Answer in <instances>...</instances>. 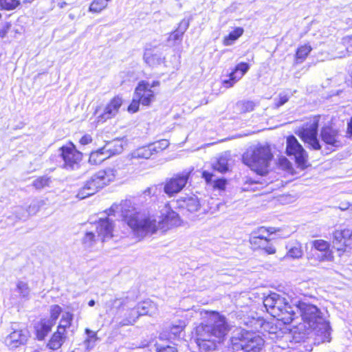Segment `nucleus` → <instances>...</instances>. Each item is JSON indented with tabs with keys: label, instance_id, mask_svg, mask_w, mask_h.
<instances>
[{
	"label": "nucleus",
	"instance_id": "nucleus-29",
	"mask_svg": "<svg viewBox=\"0 0 352 352\" xmlns=\"http://www.w3.org/2000/svg\"><path fill=\"white\" fill-rule=\"evenodd\" d=\"M312 50V47L309 43H305L299 45L295 52L294 63L298 65L303 63Z\"/></svg>",
	"mask_w": 352,
	"mask_h": 352
},
{
	"label": "nucleus",
	"instance_id": "nucleus-2",
	"mask_svg": "<svg viewBox=\"0 0 352 352\" xmlns=\"http://www.w3.org/2000/svg\"><path fill=\"white\" fill-rule=\"evenodd\" d=\"M203 321L191 331V338L200 352H213L225 342L230 331L226 316L217 311L204 310Z\"/></svg>",
	"mask_w": 352,
	"mask_h": 352
},
{
	"label": "nucleus",
	"instance_id": "nucleus-30",
	"mask_svg": "<svg viewBox=\"0 0 352 352\" xmlns=\"http://www.w3.org/2000/svg\"><path fill=\"white\" fill-rule=\"evenodd\" d=\"M244 33V30L241 27H236L225 36L222 39V43L224 46H230L234 43Z\"/></svg>",
	"mask_w": 352,
	"mask_h": 352
},
{
	"label": "nucleus",
	"instance_id": "nucleus-51",
	"mask_svg": "<svg viewBox=\"0 0 352 352\" xmlns=\"http://www.w3.org/2000/svg\"><path fill=\"white\" fill-rule=\"evenodd\" d=\"M10 28H11L10 23H8V22L4 24V25L2 27V28L0 29V38H4L7 35Z\"/></svg>",
	"mask_w": 352,
	"mask_h": 352
},
{
	"label": "nucleus",
	"instance_id": "nucleus-47",
	"mask_svg": "<svg viewBox=\"0 0 352 352\" xmlns=\"http://www.w3.org/2000/svg\"><path fill=\"white\" fill-rule=\"evenodd\" d=\"M290 98V96L286 94H279L278 96V98L276 102H275L274 105L276 108L280 107V106L285 104L286 102H288L289 99Z\"/></svg>",
	"mask_w": 352,
	"mask_h": 352
},
{
	"label": "nucleus",
	"instance_id": "nucleus-23",
	"mask_svg": "<svg viewBox=\"0 0 352 352\" xmlns=\"http://www.w3.org/2000/svg\"><path fill=\"white\" fill-rule=\"evenodd\" d=\"M249 69L250 65L247 63L241 62L236 64L229 74V78L222 81L223 86L227 89L232 87L245 74Z\"/></svg>",
	"mask_w": 352,
	"mask_h": 352
},
{
	"label": "nucleus",
	"instance_id": "nucleus-39",
	"mask_svg": "<svg viewBox=\"0 0 352 352\" xmlns=\"http://www.w3.org/2000/svg\"><path fill=\"white\" fill-rule=\"evenodd\" d=\"M108 0H93L89 6V11L99 13L107 6Z\"/></svg>",
	"mask_w": 352,
	"mask_h": 352
},
{
	"label": "nucleus",
	"instance_id": "nucleus-13",
	"mask_svg": "<svg viewBox=\"0 0 352 352\" xmlns=\"http://www.w3.org/2000/svg\"><path fill=\"white\" fill-rule=\"evenodd\" d=\"M285 153L294 157V162L298 168L303 170L309 166L307 151L293 135L287 137Z\"/></svg>",
	"mask_w": 352,
	"mask_h": 352
},
{
	"label": "nucleus",
	"instance_id": "nucleus-6",
	"mask_svg": "<svg viewBox=\"0 0 352 352\" xmlns=\"http://www.w3.org/2000/svg\"><path fill=\"white\" fill-rule=\"evenodd\" d=\"M282 230L280 228L272 226L258 227L250 234L248 242L250 248L254 251H261L267 254H274L276 249L271 243L270 236L280 232Z\"/></svg>",
	"mask_w": 352,
	"mask_h": 352
},
{
	"label": "nucleus",
	"instance_id": "nucleus-12",
	"mask_svg": "<svg viewBox=\"0 0 352 352\" xmlns=\"http://www.w3.org/2000/svg\"><path fill=\"white\" fill-rule=\"evenodd\" d=\"M58 151L59 156L63 162V166L65 169L74 170L80 166L84 155L73 142H67L59 147Z\"/></svg>",
	"mask_w": 352,
	"mask_h": 352
},
{
	"label": "nucleus",
	"instance_id": "nucleus-18",
	"mask_svg": "<svg viewBox=\"0 0 352 352\" xmlns=\"http://www.w3.org/2000/svg\"><path fill=\"white\" fill-rule=\"evenodd\" d=\"M311 245L312 250L320 253L315 258L316 261L319 263L333 261V251L329 241L324 239H315L311 242Z\"/></svg>",
	"mask_w": 352,
	"mask_h": 352
},
{
	"label": "nucleus",
	"instance_id": "nucleus-27",
	"mask_svg": "<svg viewBox=\"0 0 352 352\" xmlns=\"http://www.w3.org/2000/svg\"><path fill=\"white\" fill-rule=\"evenodd\" d=\"M214 177L213 173L204 170L201 173V177L204 179L207 184H211L212 183V188L214 190H225L228 181L226 179L221 177L215 179L212 182Z\"/></svg>",
	"mask_w": 352,
	"mask_h": 352
},
{
	"label": "nucleus",
	"instance_id": "nucleus-5",
	"mask_svg": "<svg viewBox=\"0 0 352 352\" xmlns=\"http://www.w3.org/2000/svg\"><path fill=\"white\" fill-rule=\"evenodd\" d=\"M263 305L273 317L285 324H291L298 318L294 306L275 292L270 293L263 298Z\"/></svg>",
	"mask_w": 352,
	"mask_h": 352
},
{
	"label": "nucleus",
	"instance_id": "nucleus-56",
	"mask_svg": "<svg viewBox=\"0 0 352 352\" xmlns=\"http://www.w3.org/2000/svg\"><path fill=\"white\" fill-rule=\"evenodd\" d=\"M95 305V300L91 299L88 302V305L90 307H93Z\"/></svg>",
	"mask_w": 352,
	"mask_h": 352
},
{
	"label": "nucleus",
	"instance_id": "nucleus-19",
	"mask_svg": "<svg viewBox=\"0 0 352 352\" xmlns=\"http://www.w3.org/2000/svg\"><path fill=\"white\" fill-rule=\"evenodd\" d=\"M118 153V151L114 148L113 142H107L102 147L92 151L89 153L88 162L91 165L97 166Z\"/></svg>",
	"mask_w": 352,
	"mask_h": 352
},
{
	"label": "nucleus",
	"instance_id": "nucleus-7",
	"mask_svg": "<svg viewBox=\"0 0 352 352\" xmlns=\"http://www.w3.org/2000/svg\"><path fill=\"white\" fill-rule=\"evenodd\" d=\"M325 116L317 114L306 118L307 121L296 131V134L300 140L308 145L310 149L319 151L322 148L318 135V128L321 119H324Z\"/></svg>",
	"mask_w": 352,
	"mask_h": 352
},
{
	"label": "nucleus",
	"instance_id": "nucleus-42",
	"mask_svg": "<svg viewBox=\"0 0 352 352\" xmlns=\"http://www.w3.org/2000/svg\"><path fill=\"white\" fill-rule=\"evenodd\" d=\"M50 177H49L46 175H43V176H40V177H38L37 178H36L32 183V186L36 189L39 190V189H42L45 187L48 186L50 184Z\"/></svg>",
	"mask_w": 352,
	"mask_h": 352
},
{
	"label": "nucleus",
	"instance_id": "nucleus-8",
	"mask_svg": "<svg viewBox=\"0 0 352 352\" xmlns=\"http://www.w3.org/2000/svg\"><path fill=\"white\" fill-rule=\"evenodd\" d=\"M116 170L111 168L100 169L93 174L82 187V197L92 195L116 180Z\"/></svg>",
	"mask_w": 352,
	"mask_h": 352
},
{
	"label": "nucleus",
	"instance_id": "nucleus-17",
	"mask_svg": "<svg viewBox=\"0 0 352 352\" xmlns=\"http://www.w3.org/2000/svg\"><path fill=\"white\" fill-rule=\"evenodd\" d=\"M332 243L338 255H343L352 247V230L349 228L334 230L332 233Z\"/></svg>",
	"mask_w": 352,
	"mask_h": 352
},
{
	"label": "nucleus",
	"instance_id": "nucleus-57",
	"mask_svg": "<svg viewBox=\"0 0 352 352\" xmlns=\"http://www.w3.org/2000/svg\"><path fill=\"white\" fill-rule=\"evenodd\" d=\"M350 118L352 120V116Z\"/></svg>",
	"mask_w": 352,
	"mask_h": 352
},
{
	"label": "nucleus",
	"instance_id": "nucleus-49",
	"mask_svg": "<svg viewBox=\"0 0 352 352\" xmlns=\"http://www.w3.org/2000/svg\"><path fill=\"white\" fill-rule=\"evenodd\" d=\"M93 139L91 135L89 134H85L82 135L80 139L79 140V143L81 145H87L90 144L92 142Z\"/></svg>",
	"mask_w": 352,
	"mask_h": 352
},
{
	"label": "nucleus",
	"instance_id": "nucleus-16",
	"mask_svg": "<svg viewBox=\"0 0 352 352\" xmlns=\"http://www.w3.org/2000/svg\"><path fill=\"white\" fill-rule=\"evenodd\" d=\"M190 176V172L187 170L173 175L165 181L164 192L168 197H173L180 192L187 184Z\"/></svg>",
	"mask_w": 352,
	"mask_h": 352
},
{
	"label": "nucleus",
	"instance_id": "nucleus-28",
	"mask_svg": "<svg viewBox=\"0 0 352 352\" xmlns=\"http://www.w3.org/2000/svg\"><path fill=\"white\" fill-rule=\"evenodd\" d=\"M144 62L150 67H157L164 63V57L152 49L145 50L143 56Z\"/></svg>",
	"mask_w": 352,
	"mask_h": 352
},
{
	"label": "nucleus",
	"instance_id": "nucleus-46",
	"mask_svg": "<svg viewBox=\"0 0 352 352\" xmlns=\"http://www.w3.org/2000/svg\"><path fill=\"white\" fill-rule=\"evenodd\" d=\"M156 352H178L176 347L172 346H162L157 343L155 344Z\"/></svg>",
	"mask_w": 352,
	"mask_h": 352
},
{
	"label": "nucleus",
	"instance_id": "nucleus-37",
	"mask_svg": "<svg viewBox=\"0 0 352 352\" xmlns=\"http://www.w3.org/2000/svg\"><path fill=\"white\" fill-rule=\"evenodd\" d=\"M150 147L151 148L152 153L153 156H155L162 151H164L166 148H167L169 146V142L166 139H162L151 143H149Z\"/></svg>",
	"mask_w": 352,
	"mask_h": 352
},
{
	"label": "nucleus",
	"instance_id": "nucleus-45",
	"mask_svg": "<svg viewBox=\"0 0 352 352\" xmlns=\"http://www.w3.org/2000/svg\"><path fill=\"white\" fill-rule=\"evenodd\" d=\"M260 182L258 181H255L252 179H248L245 180L243 184V190L245 191H254L258 189L257 187H254L253 186L259 184Z\"/></svg>",
	"mask_w": 352,
	"mask_h": 352
},
{
	"label": "nucleus",
	"instance_id": "nucleus-10",
	"mask_svg": "<svg viewBox=\"0 0 352 352\" xmlns=\"http://www.w3.org/2000/svg\"><path fill=\"white\" fill-rule=\"evenodd\" d=\"M123 103L122 96L120 94H117L109 100L102 109L100 106L96 107L93 115L94 123L96 125L101 124L115 118L119 113Z\"/></svg>",
	"mask_w": 352,
	"mask_h": 352
},
{
	"label": "nucleus",
	"instance_id": "nucleus-34",
	"mask_svg": "<svg viewBox=\"0 0 352 352\" xmlns=\"http://www.w3.org/2000/svg\"><path fill=\"white\" fill-rule=\"evenodd\" d=\"M338 48L344 56L352 54V34L346 35L341 38Z\"/></svg>",
	"mask_w": 352,
	"mask_h": 352
},
{
	"label": "nucleus",
	"instance_id": "nucleus-53",
	"mask_svg": "<svg viewBox=\"0 0 352 352\" xmlns=\"http://www.w3.org/2000/svg\"><path fill=\"white\" fill-rule=\"evenodd\" d=\"M346 83L348 86L352 88V64L350 66V68L348 71V76L346 78Z\"/></svg>",
	"mask_w": 352,
	"mask_h": 352
},
{
	"label": "nucleus",
	"instance_id": "nucleus-36",
	"mask_svg": "<svg viewBox=\"0 0 352 352\" xmlns=\"http://www.w3.org/2000/svg\"><path fill=\"white\" fill-rule=\"evenodd\" d=\"M229 159L226 155L219 156L214 164L212 166L213 170L217 171L220 173H225L229 170Z\"/></svg>",
	"mask_w": 352,
	"mask_h": 352
},
{
	"label": "nucleus",
	"instance_id": "nucleus-40",
	"mask_svg": "<svg viewBox=\"0 0 352 352\" xmlns=\"http://www.w3.org/2000/svg\"><path fill=\"white\" fill-rule=\"evenodd\" d=\"M323 330L318 331V336H321L322 342H329L331 341V327L327 322H322Z\"/></svg>",
	"mask_w": 352,
	"mask_h": 352
},
{
	"label": "nucleus",
	"instance_id": "nucleus-4",
	"mask_svg": "<svg viewBox=\"0 0 352 352\" xmlns=\"http://www.w3.org/2000/svg\"><path fill=\"white\" fill-rule=\"evenodd\" d=\"M267 342L258 331L242 329L230 340L232 352H265Z\"/></svg>",
	"mask_w": 352,
	"mask_h": 352
},
{
	"label": "nucleus",
	"instance_id": "nucleus-33",
	"mask_svg": "<svg viewBox=\"0 0 352 352\" xmlns=\"http://www.w3.org/2000/svg\"><path fill=\"white\" fill-rule=\"evenodd\" d=\"M140 316V313L135 307L131 308L124 314L120 324L122 326L132 325Z\"/></svg>",
	"mask_w": 352,
	"mask_h": 352
},
{
	"label": "nucleus",
	"instance_id": "nucleus-54",
	"mask_svg": "<svg viewBox=\"0 0 352 352\" xmlns=\"http://www.w3.org/2000/svg\"><path fill=\"white\" fill-rule=\"evenodd\" d=\"M340 210H345L346 209H351V210L352 211V204H349L347 207H345V208H340Z\"/></svg>",
	"mask_w": 352,
	"mask_h": 352
},
{
	"label": "nucleus",
	"instance_id": "nucleus-31",
	"mask_svg": "<svg viewBox=\"0 0 352 352\" xmlns=\"http://www.w3.org/2000/svg\"><path fill=\"white\" fill-rule=\"evenodd\" d=\"M154 157L152 153L150 144L140 146L132 154V159L135 160H148Z\"/></svg>",
	"mask_w": 352,
	"mask_h": 352
},
{
	"label": "nucleus",
	"instance_id": "nucleus-55",
	"mask_svg": "<svg viewBox=\"0 0 352 352\" xmlns=\"http://www.w3.org/2000/svg\"><path fill=\"white\" fill-rule=\"evenodd\" d=\"M159 85H160V82L156 80V81H153L152 82V84L150 85V86H151V88L152 87L158 86Z\"/></svg>",
	"mask_w": 352,
	"mask_h": 352
},
{
	"label": "nucleus",
	"instance_id": "nucleus-50",
	"mask_svg": "<svg viewBox=\"0 0 352 352\" xmlns=\"http://www.w3.org/2000/svg\"><path fill=\"white\" fill-rule=\"evenodd\" d=\"M250 322L252 324L258 326L259 327H262L265 324V323H266V321L262 318H252L250 320Z\"/></svg>",
	"mask_w": 352,
	"mask_h": 352
},
{
	"label": "nucleus",
	"instance_id": "nucleus-44",
	"mask_svg": "<svg viewBox=\"0 0 352 352\" xmlns=\"http://www.w3.org/2000/svg\"><path fill=\"white\" fill-rule=\"evenodd\" d=\"M140 104H142V102L140 100L136 97L133 98L127 107V111L131 114L138 112L140 110Z\"/></svg>",
	"mask_w": 352,
	"mask_h": 352
},
{
	"label": "nucleus",
	"instance_id": "nucleus-38",
	"mask_svg": "<svg viewBox=\"0 0 352 352\" xmlns=\"http://www.w3.org/2000/svg\"><path fill=\"white\" fill-rule=\"evenodd\" d=\"M279 168L287 173L293 175L294 173V169L292 162L285 157H280L278 160L277 162Z\"/></svg>",
	"mask_w": 352,
	"mask_h": 352
},
{
	"label": "nucleus",
	"instance_id": "nucleus-43",
	"mask_svg": "<svg viewBox=\"0 0 352 352\" xmlns=\"http://www.w3.org/2000/svg\"><path fill=\"white\" fill-rule=\"evenodd\" d=\"M302 254L301 245L296 244L288 249L287 256L293 258H298L301 257Z\"/></svg>",
	"mask_w": 352,
	"mask_h": 352
},
{
	"label": "nucleus",
	"instance_id": "nucleus-35",
	"mask_svg": "<svg viewBox=\"0 0 352 352\" xmlns=\"http://www.w3.org/2000/svg\"><path fill=\"white\" fill-rule=\"evenodd\" d=\"M256 107V103L252 100H239L236 104V108L241 114H245L253 111Z\"/></svg>",
	"mask_w": 352,
	"mask_h": 352
},
{
	"label": "nucleus",
	"instance_id": "nucleus-41",
	"mask_svg": "<svg viewBox=\"0 0 352 352\" xmlns=\"http://www.w3.org/2000/svg\"><path fill=\"white\" fill-rule=\"evenodd\" d=\"M20 4L19 0H0V9L2 10H12Z\"/></svg>",
	"mask_w": 352,
	"mask_h": 352
},
{
	"label": "nucleus",
	"instance_id": "nucleus-24",
	"mask_svg": "<svg viewBox=\"0 0 352 352\" xmlns=\"http://www.w3.org/2000/svg\"><path fill=\"white\" fill-rule=\"evenodd\" d=\"M177 207L188 213H195L201 210L200 200L195 195L180 197L176 201Z\"/></svg>",
	"mask_w": 352,
	"mask_h": 352
},
{
	"label": "nucleus",
	"instance_id": "nucleus-3",
	"mask_svg": "<svg viewBox=\"0 0 352 352\" xmlns=\"http://www.w3.org/2000/svg\"><path fill=\"white\" fill-rule=\"evenodd\" d=\"M273 160L274 154L268 144H258L250 146L242 155L243 163L261 176H265L270 173Z\"/></svg>",
	"mask_w": 352,
	"mask_h": 352
},
{
	"label": "nucleus",
	"instance_id": "nucleus-52",
	"mask_svg": "<svg viewBox=\"0 0 352 352\" xmlns=\"http://www.w3.org/2000/svg\"><path fill=\"white\" fill-rule=\"evenodd\" d=\"M346 136L348 138H352V120L350 118L347 122V127L346 130Z\"/></svg>",
	"mask_w": 352,
	"mask_h": 352
},
{
	"label": "nucleus",
	"instance_id": "nucleus-20",
	"mask_svg": "<svg viewBox=\"0 0 352 352\" xmlns=\"http://www.w3.org/2000/svg\"><path fill=\"white\" fill-rule=\"evenodd\" d=\"M134 96L142 102V105L149 107L155 100V94L151 89L150 84L145 81H140L134 90Z\"/></svg>",
	"mask_w": 352,
	"mask_h": 352
},
{
	"label": "nucleus",
	"instance_id": "nucleus-14",
	"mask_svg": "<svg viewBox=\"0 0 352 352\" xmlns=\"http://www.w3.org/2000/svg\"><path fill=\"white\" fill-rule=\"evenodd\" d=\"M320 138L327 148L335 151L343 146L344 136L341 131L332 124L324 125L320 131Z\"/></svg>",
	"mask_w": 352,
	"mask_h": 352
},
{
	"label": "nucleus",
	"instance_id": "nucleus-1",
	"mask_svg": "<svg viewBox=\"0 0 352 352\" xmlns=\"http://www.w3.org/2000/svg\"><path fill=\"white\" fill-rule=\"evenodd\" d=\"M165 206L168 210L161 214L157 221L154 215L142 213L130 201L124 200L121 203L122 220L135 234L142 237L151 236L158 232L165 233L182 223L179 214L171 208L169 204Z\"/></svg>",
	"mask_w": 352,
	"mask_h": 352
},
{
	"label": "nucleus",
	"instance_id": "nucleus-9",
	"mask_svg": "<svg viewBox=\"0 0 352 352\" xmlns=\"http://www.w3.org/2000/svg\"><path fill=\"white\" fill-rule=\"evenodd\" d=\"M74 315L70 311L64 312L60 317L56 330L47 342V347L52 351L60 349L67 338V329L72 325Z\"/></svg>",
	"mask_w": 352,
	"mask_h": 352
},
{
	"label": "nucleus",
	"instance_id": "nucleus-32",
	"mask_svg": "<svg viewBox=\"0 0 352 352\" xmlns=\"http://www.w3.org/2000/svg\"><path fill=\"white\" fill-rule=\"evenodd\" d=\"M134 307L138 311L140 316L149 315L156 309V305L151 300H142Z\"/></svg>",
	"mask_w": 352,
	"mask_h": 352
},
{
	"label": "nucleus",
	"instance_id": "nucleus-11",
	"mask_svg": "<svg viewBox=\"0 0 352 352\" xmlns=\"http://www.w3.org/2000/svg\"><path fill=\"white\" fill-rule=\"evenodd\" d=\"M62 313L63 309L59 305L55 304L50 307L49 319L41 318L34 326V335L38 340L43 341L45 339Z\"/></svg>",
	"mask_w": 352,
	"mask_h": 352
},
{
	"label": "nucleus",
	"instance_id": "nucleus-22",
	"mask_svg": "<svg viewBox=\"0 0 352 352\" xmlns=\"http://www.w3.org/2000/svg\"><path fill=\"white\" fill-rule=\"evenodd\" d=\"M187 322L184 320H178L172 323L164 333L168 340H181L186 336Z\"/></svg>",
	"mask_w": 352,
	"mask_h": 352
},
{
	"label": "nucleus",
	"instance_id": "nucleus-21",
	"mask_svg": "<svg viewBox=\"0 0 352 352\" xmlns=\"http://www.w3.org/2000/svg\"><path fill=\"white\" fill-rule=\"evenodd\" d=\"M30 336V332L27 329H14L6 337V343L8 346L16 349L25 345Z\"/></svg>",
	"mask_w": 352,
	"mask_h": 352
},
{
	"label": "nucleus",
	"instance_id": "nucleus-25",
	"mask_svg": "<svg viewBox=\"0 0 352 352\" xmlns=\"http://www.w3.org/2000/svg\"><path fill=\"white\" fill-rule=\"evenodd\" d=\"M113 222L109 218L100 219L96 223V232L97 236L102 241L111 239L113 236Z\"/></svg>",
	"mask_w": 352,
	"mask_h": 352
},
{
	"label": "nucleus",
	"instance_id": "nucleus-15",
	"mask_svg": "<svg viewBox=\"0 0 352 352\" xmlns=\"http://www.w3.org/2000/svg\"><path fill=\"white\" fill-rule=\"evenodd\" d=\"M296 307L300 311L302 320L308 325V328H316L322 320L320 310L316 305L298 301Z\"/></svg>",
	"mask_w": 352,
	"mask_h": 352
},
{
	"label": "nucleus",
	"instance_id": "nucleus-48",
	"mask_svg": "<svg viewBox=\"0 0 352 352\" xmlns=\"http://www.w3.org/2000/svg\"><path fill=\"white\" fill-rule=\"evenodd\" d=\"M95 241V235L91 232H87L85 233L83 239L82 243L86 245H91Z\"/></svg>",
	"mask_w": 352,
	"mask_h": 352
},
{
	"label": "nucleus",
	"instance_id": "nucleus-26",
	"mask_svg": "<svg viewBox=\"0 0 352 352\" xmlns=\"http://www.w3.org/2000/svg\"><path fill=\"white\" fill-rule=\"evenodd\" d=\"M188 27L189 23L187 20L182 19L180 21L177 28L169 33L167 41L174 43L181 42Z\"/></svg>",
	"mask_w": 352,
	"mask_h": 352
}]
</instances>
